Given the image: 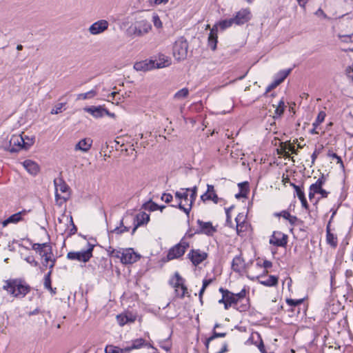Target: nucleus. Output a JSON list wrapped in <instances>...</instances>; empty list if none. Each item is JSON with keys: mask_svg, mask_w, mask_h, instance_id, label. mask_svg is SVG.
Here are the masks:
<instances>
[{"mask_svg": "<svg viewBox=\"0 0 353 353\" xmlns=\"http://www.w3.org/2000/svg\"><path fill=\"white\" fill-rule=\"evenodd\" d=\"M234 24L237 26L243 25L248 22L251 18V12L249 8H243L237 12L232 17Z\"/></svg>", "mask_w": 353, "mask_h": 353, "instance_id": "nucleus-10", "label": "nucleus"}, {"mask_svg": "<svg viewBox=\"0 0 353 353\" xmlns=\"http://www.w3.org/2000/svg\"><path fill=\"white\" fill-rule=\"evenodd\" d=\"M288 150L291 152L292 154H298V150L295 149L294 146L292 145L290 141H288Z\"/></svg>", "mask_w": 353, "mask_h": 353, "instance_id": "nucleus-60", "label": "nucleus"}, {"mask_svg": "<svg viewBox=\"0 0 353 353\" xmlns=\"http://www.w3.org/2000/svg\"><path fill=\"white\" fill-rule=\"evenodd\" d=\"M145 344V340L143 339H137L132 341V345L130 346L125 347V352L128 353L130 351L135 349H139L142 347Z\"/></svg>", "mask_w": 353, "mask_h": 353, "instance_id": "nucleus-33", "label": "nucleus"}, {"mask_svg": "<svg viewBox=\"0 0 353 353\" xmlns=\"http://www.w3.org/2000/svg\"><path fill=\"white\" fill-rule=\"evenodd\" d=\"M139 259L140 255L136 253L132 248H125L122 250V263L131 264L135 263Z\"/></svg>", "mask_w": 353, "mask_h": 353, "instance_id": "nucleus-7", "label": "nucleus"}, {"mask_svg": "<svg viewBox=\"0 0 353 353\" xmlns=\"http://www.w3.org/2000/svg\"><path fill=\"white\" fill-rule=\"evenodd\" d=\"M197 223L199 226L201 233L212 236L216 231L211 222H204L203 221L198 220Z\"/></svg>", "mask_w": 353, "mask_h": 353, "instance_id": "nucleus-19", "label": "nucleus"}, {"mask_svg": "<svg viewBox=\"0 0 353 353\" xmlns=\"http://www.w3.org/2000/svg\"><path fill=\"white\" fill-rule=\"evenodd\" d=\"M201 199L203 202H205L206 201H212L215 204L219 203L223 200L216 194L214 185L210 184L207 185V190L201 196Z\"/></svg>", "mask_w": 353, "mask_h": 353, "instance_id": "nucleus-9", "label": "nucleus"}, {"mask_svg": "<svg viewBox=\"0 0 353 353\" xmlns=\"http://www.w3.org/2000/svg\"><path fill=\"white\" fill-rule=\"evenodd\" d=\"M135 320L136 316L131 313L121 314L117 316V321L121 326L128 323H133Z\"/></svg>", "mask_w": 353, "mask_h": 353, "instance_id": "nucleus-23", "label": "nucleus"}, {"mask_svg": "<svg viewBox=\"0 0 353 353\" xmlns=\"http://www.w3.org/2000/svg\"><path fill=\"white\" fill-rule=\"evenodd\" d=\"M189 248V243L183 239L179 243L172 247L168 252L167 259L171 261L181 257Z\"/></svg>", "mask_w": 353, "mask_h": 353, "instance_id": "nucleus-4", "label": "nucleus"}, {"mask_svg": "<svg viewBox=\"0 0 353 353\" xmlns=\"http://www.w3.org/2000/svg\"><path fill=\"white\" fill-rule=\"evenodd\" d=\"M326 114L324 111L319 112L315 121L312 123L313 128L310 130L311 134H319L316 131V128L325 120Z\"/></svg>", "mask_w": 353, "mask_h": 353, "instance_id": "nucleus-30", "label": "nucleus"}, {"mask_svg": "<svg viewBox=\"0 0 353 353\" xmlns=\"http://www.w3.org/2000/svg\"><path fill=\"white\" fill-rule=\"evenodd\" d=\"M144 207L147 210L151 211L157 210L159 208V205L152 201H150L144 205Z\"/></svg>", "mask_w": 353, "mask_h": 353, "instance_id": "nucleus-51", "label": "nucleus"}, {"mask_svg": "<svg viewBox=\"0 0 353 353\" xmlns=\"http://www.w3.org/2000/svg\"><path fill=\"white\" fill-rule=\"evenodd\" d=\"M285 102L283 99L280 100L278 105L276 106V109L274 111L276 117H281L284 112L285 110Z\"/></svg>", "mask_w": 353, "mask_h": 353, "instance_id": "nucleus-41", "label": "nucleus"}, {"mask_svg": "<svg viewBox=\"0 0 353 353\" xmlns=\"http://www.w3.org/2000/svg\"><path fill=\"white\" fill-rule=\"evenodd\" d=\"M247 185H248V183H246V182L241 183L239 184V186L241 188V192L236 194V198L245 197L246 196V195H247V194L248 192V190L246 188Z\"/></svg>", "mask_w": 353, "mask_h": 353, "instance_id": "nucleus-42", "label": "nucleus"}, {"mask_svg": "<svg viewBox=\"0 0 353 353\" xmlns=\"http://www.w3.org/2000/svg\"><path fill=\"white\" fill-rule=\"evenodd\" d=\"M315 14L317 16H321L323 18H327L326 14L323 12V10L321 8L318 9L315 12Z\"/></svg>", "mask_w": 353, "mask_h": 353, "instance_id": "nucleus-64", "label": "nucleus"}, {"mask_svg": "<svg viewBox=\"0 0 353 353\" xmlns=\"http://www.w3.org/2000/svg\"><path fill=\"white\" fill-rule=\"evenodd\" d=\"M290 72L291 69L281 70L277 74L276 79L281 83L284 81V79L290 74Z\"/></svg>", "mask_w": 353, "mask_h": 353, "instance_id": "nucleus-45", "label": "nucleus"}, {"mask_svg": "<svg viewBox=\"0 0 353 353\" xmlns=\"http://www.w3.org/2000/svg\"><path fill=\"white\" fill-rule=\"evenodd\" d=\"M97 95V92L94 90H90L85 93L79 94L77 95L78 100H85L88 99H92Z\"/></svg>", "mask_w": 353, "mask_h": 353, "instance_id": "nucleus-39", "label": "nucleus"}, {"mask_svg": "<svg viewBox=\"0 0 353 353\" xmlns=\"http://www.w3.org/2000/svg\"><path fill=\"white\" fill-rule=\"evenodd\" d=\"M26 214V211L23 210L21 212H19L15 213L10 216H9L7 219L4 220L2 222V225L3 227L7 226L9 223H17L22 220V216Z\"/></svg>", "mask_w": 353, "mask_h": 353, "instance_id": "nucleus-26", "label": "nucleus"}, {"mask_svg": "<svg viewBox=\"0 0 353 353\" xmlns=\"http://www.w3.org/2000/svg\"><path fill=\"white\" fill-rule=\"evenodd\" d=\"M258 279L261 284L268 287L275 286L278 283V277L276 276L270 275L268 277L259 276Z\"/></svg>", "mask_w": 353, "mask_h": 353, "instance_id": "nucleus-24", "label": "nucleus"}, {"mask_svg": "<svg viewBox=\"0 0 353 353\" xmlns=\"http://www.w3.org/2000/svg\"><path fill=\"white\" fill-rule=\"evenodd\" d=\"M25 145V139L21 134H14L10 139L9 143L3 145V148L10 152H17L23 149Z\"/></svg>", "mask_w": 353, "mask_h": 353, "instance_id": "nucleus-5", "label": "nucleus"}, {"mask_svg": "<svg viewBox=\"0 0 353 353\" xmlns=\"http://www.w3.org/2000/svg\"><path fill=\"white\" fill-rule=\"evenodd\" d=\"M134 68L137 71H148L155 68L154 62L152 59L137 62Z\"/></svg>", "mask_w": 353, "mask_h": 353, "instance_id": "nucleus-20", "label": "nucleus"}, {"mask_svg": "<svg viewBox=\"0 0 353 353\" xmlns=\"http://www.w3.org/2000/svg\"><path fill=\"white\" fill-rule=\"evenodd\" d=\"M54 185L56 191L61 192L64 195L69 196L70 188L62 178H57L54 179Z\"/></svg>", "mask_w": 353, "mask_h": 353, "instance_id": "nucleus-18", "label": "nucleus"}, {"mask_svg": "<svg viewBox=\"0 0 353 353\" xmlns=\"http://www.w3.org/2000/svg\"><path fill=\"white\" fill-rule=\"evenodd\" d=\"M24 260L34 267H37L39 265V263L35 261L34 257L32 255H28L24 257Z\"/></svg>", "mask_w": 353, "mask_h": 353, "instance_id": "nucleus-50", "label": "nucleus"}, {"mask_svg": "<svg viewBox=\"0 0 353 353\" xmlns=\"http://www.w3.org/2000/svg\"><path fill=\"white\" fill-rule=\"evenodd\" d=\"M94 245L88 244V248L85 250L79 252H69L67 254V258L70 260H77L81 262L86 263L92 256Z\"/></svg>", "mask_w": 353, "mask_h": 353, "instance_id": "nucleus-6", "label": "nucleus"}, {"mask_svg": "<svg viewBox=\"0 0 353 353\" xmlns=\"http://www.w3.org/2000/svg\"><path fill=\"white\" fill-rule=\"evenodd\" d=\"M245 268V263L244 259L241 255L236 256L232 263V268L236 272H241Z\"/></svg>", "mask_w": 353, "mask_h": 353, "instance_id": "nucleus-21", "label": "nucleus"}, {"mask_svg": "<svg viewBox=\"0 0 353 353\" xmlns=\"http://www.w3.org/2000/svg\"><path fill=\"white\" fill-rule=\"evenodd\" d=\"M327 155L332 159H336L337 163H340L341 164L343 163L341 158L339 157L336 153H334L332 151H329Z\"/></svg>", "mask_w": 353, "mask_h": 353, "instance_id": "nucleus-57", "label": "nucleus"}, {"mask_svg": "<svg viewBox=\"0 0 353 353\" xmlns=\"http://www.w3.org/2000/svg\"><path fill=\"white\" fill-rule=\"evenodd\" d=\"M189 95V90L184 88L176 92L174 95V99L176 100H182L187 98Z\"/></svg>", "mask_w": 353, "mask_h": 353, "instance_id": "nucleus-38", "label": "nucleus"}, {"mask_svg": "<svg viewBox=\"0 0 353 353\" xmlns=\"http://www.w3.org/2000/svg\"><path fill=\"white\" fill-rule=\"evenodd\" d=\"M3 289L12 296L23 298L30 291V286L19 279H11L4 281Z\"/></svg>", "mask_w": 353, "mask_h": 353, "instance_id": "nucleus-1", "label": "nucleus"}, {"mask_svg": "<svg viewBox=\"0 0 353 353\" xmlns=\"http://www.w3.org/2000/svg\"><path fill=\"white\" fill-rule=\"evenodd\" d=\"M270 243L279 247H285L288 243V235L281 232L275 231L270 237Z\"/></svg>", "mask_w": 353, "mask_h": 353, "instance_id": "nucleus-11", "label": "nucleus"}, {"mask_svg": "<svg viewBox=\"0 0 353 353\" xmlns=\"http://www.w3.org/2000/svg\"><path fill=\"white\" fill-rule=\"evenodd\" d=\"M123 248H118L115 249L112 246L108 247L107 249V252H108V254L110 257H114L117 259H119L121 261V257H122V250Z\"/></svg>", "mask_w": 353, "mask_h": 353, "instance_id": "nucleus-36", "label": "nucleus"}, {"mask_svg": "<svg viewBox=\"0 0 353 353\" xmlns=\"http://www.w3.org/2000/svg\"><path fill=\"white\" fill-rule=\"evenodd\" d=\"M280 83H281L280 81L277 79H276L271 84H270L268 86V88L266 89V92H270L272 89L277 87Z\"/></svg>", "mask_w": 353, "mask_h": 353, "instance_id": "nucleus-54", "label": "nucleus"}, {"mask_svg": "<svg viewBox=\"0 0 353 353\" xmlns=\"http://www.w3.org/2000/svg\"><path fill=\"white\" fill-rule=\"evenodd\" d=\"M172 199H173V197L171 194L164 193L161 196L162 201H165L167 203L171 202Z\"/></svg>", "mask_w": 353, "mask_h": 353, "instance_id": "nucleus-56", "label": "nucleus"}, {"mask_svg": "<svg viewBox=\"0 0 353 353\" xmlns=\"http://www.w3.org/2000/svg\"><path fill=\"white\" fill-rule=\"evenodd\" d=\"M233 24H234V21L233 20V18H230V19H225V20L221 21L218 23V26L220 27V28L222 30H224L226 28L231 27Z\"/></svg>", "mask_w": 353, "mask_h": 353, "instance_id": "nucleus-40", "label": "nucleus"}, {"mask_svg": "<svg viewBox=\"0 0 353 353\" xmlns=\"http://www.w3.org/2000/svg\"><path fill=\"white\" fill-rule=\"evenodd\" d=\"M151 5H159L161 3H166L168 0H148Z\"/></svg>", "mask_w": 353, "mask_h": 353, "instance_id": "nucleus-62", "label": "nucleus"}, {"mask_svg": "<svg viewBox=\"0 0 353 353\" xmlns=\"http://www.w3.org/2000/svg\"><path fill=\"white\" fill-rule=\"evenodd\" d=\"M150 221V216L147 213L144 212H141L138 213L136 216L134 217V226L132 229V234H133L138 227L141 226V225L147 223Z\"/></svg>", "mask_w": 353, "mask_h": 353, "instance_id": "nucleus-17", "label": "nucleus"}, {"mask_svg": "<svg viewBox=\"0 0 353 353\" xmlns=\"http://www.w3.org/2000/svg\"><path fill=\"white\" fill-rule=\"evenodd\" d=\"M25 169L31 174L36 175L39 170V165L37 163L31 160H26L23 162Z\"/></svg>", "mask_w": 353, "mask_h": 353, "instance_id": "nucleus-28", "label": "nucleus"}, {"mask_svg": "<svg viewBox=\"0 0 353 353\" xmlns=\"http://www.w3.org/2000/svg\"><path fill=\"white\" fill-rule=\"evenodd\" d=\"M68 197L69 196H65L64 194L63 196H61L59 194V192L55 190V199H56L57 202H58L59 200H61V199H63V202H65L68 200Z\"/></svg>", "mask_w": 353, "mask_h": 353, "instance_id": "nucleus-58", "label": "nucleus"}, {"mask_svg": "<svg viewBox=\"0 0 353 353\" xmlns=\"http://www.w3.org/2000/svg\"><path fill=\"white\" fill-rule=\"evenodd\" d=\"M290 185L292 186L293 188L294 189L299 199H303V196H305L303 189L301 187L296 185L293 183H290Z\"/></svg>", "mask_w": 353, "mask_h": 353, "instance_id": "nucleus-44", "label": "nucleus"}, {"mask_svg": "<svg viewBox=\"0 0 353 353\" xmlns=\"http://www.w3.org/2000/svg\"><path fill=\"white\" fill-rule=\"evenodd\" d=\"M276 216H282L285 219L288 220L292 225H294L298 221V219L295 216L291 215L288 211L283 210L279 213H275Z\"/></svg>", "mask_w": 353, "mask_h": 353, "instance_id": "nucleus-34", "label": "nucleus"}, {"mask_svg": "<svg viewBox=\"0 0 353 353\" xmlns=\"http://www.w3.org/2000/svg\"><path fill=\"white\" fill-rule=\"evenodd\" d=\"M44 259V261L43 262V266H48V263H50L53 261V259H55L53 258V253L52 252V254H48L47 256L43 257Z\"/></svg>", "mask_w": 353, "mask_h": 353, "instance_id": "nucleus-55", "label": "nucleus"}, {"mask_svg": "<svg viewBox=\"0 0 353 353\" xmlns=\"http://www.w3.org/2000/svg\"><path fill=\"white\" fill-rule=\"evenodd\" d=\"M65 103H59L54 106V108L51 110L50 113L52 114H57L62 112L63 108L65 106Z\"/></svg>", "mask_w": 353, "mask_h": 353, "instance_id": "nucleus-48", "label": "nucleus"}, {"mask_svg": "<svg viewBox=\"0 0 353 353\" xmlns=\"http://www.w3.org/2000/svg\"><path fill=\"white\" fill-rule=\"evenodd\" d=\"M325 182V179L324 176L323 175L321 177L319 178L318 180L311 186V190L316 192V194H320L321 198H326L328 196L329 192L322 188V186Z\"/></svg>", "mask_w": 353, "mask_h": 353, "instance_id": "nucleus-15", "label": "nucleus"}, {"mask_svg": "<svg viewBox=\"0 0 353 353\" xmlns=\"http://www.w3.org/2000/svg\"><path fill=\"white\" fill-rule=\"evenodd\" d=\"M190 188H183L181 189V191H177L175 192V197L179 200V203H181V200L185 201H189L188 192H190Z\"/></svg>", "mask_w": 353, "mask_h": 353, "instance_id": "nucleus-37", "label": "nucleus"}, {"mask_svg": "<svg viewBox=\"0 0 353 353\" xmlns=\"http://www.w3.org/2000/svg\"><path fill=\"white\" fill-rule=\"evenodd\" d=\"M155 68H163L170 64V59L164 54H160L158 59L153 60Z\"/></svg>", "mask_w": 353, "mask_h": 353, "instance_id": "nucleus-29", "label": "nucleus"}, {"mask_svg": "<svg viewBox=\"0 0 353 353\" xmlns=\"http://www.w3.org/2000/svg\"><path fill=\"white\" fill-rule=\"evenodd\" d=\"M219 292L221 293L225 294L226 301H228L231 304H232L234 307H236V305L238 301H237V298H236L234 296V293H232L228 290H225L223 288H219Z\"/></svg>", "mask_w": 353, "mask_h": 353, "instance_id": "nucleus-31", "label": "nucleus"}, {"mask_svg": "<svg viewBox=\"0 0 353 353\" xmlns=\"http://www.w3.org/2000/svg\"><path fill=\"white\" fill-rule=\"evenodd\" d=\"M32 250H35L41 257L47 256L48 254H52V248L50 243H34Z\"/></svg>", "mask_w": 353, "mask_h": 353, "instance_id": "nucleus-14", "label": "nucleus"}, {"mask_svg": "<svg viewBox=\"0 0 353 353\" xmlns=\"http://www.w3.org/2000/svg\"><path fill=\"white\" fill-rule=\"evenodd\" d=\"M188 256L193 265H198L207 258V254L199 250H192L188 254Z\"/></svg>", "mask_w": 353, "mask_h": 353, "instance_id": "nucleus-12", "label": "nucleus"}, {"mask_svg": "<svg viewBox=\"0 0 353 353\" xmlns=\"http://www.w3.org/2000/svg\"><path fill=\"white\" fill-rule=\"evenodd\" d=\"M225 335H226V333H225V332H216V331L214 330L212 336H211L210 338H208L206 341V343H205L206 347H208L209 343L211 341H212L214 339L218 338V337H225Z\"/></svg>", "mask_w": 353, "mask_h": 353, "instance_id": "nucleus-46", "label": "nucleus"}, {"mask_svg": "<svg viewBox=\"0 0 353 353\" xmlns=\"http://www.w3.org/2000/svg\"><path fill=\"white\" fill-rule=\"evenodd\" d=\"M83 110L97 119L102 117L104 115V112H106L105 109L101 106L85 107L83 108Z\"/></svg>", "mask_w": 353, "mask_h": 353, "instance_id": "nucleus-22", "label": "nucleus"}, {"mask_svg": "<svg viewBox=\"0 0 353 353\" xmlns=\"http://www.w3.org/2000/svg\"><path fill=\"white\" fill-rule=\"evenodd\" d=\"M188 43L185 38L181 37L174 43L172 48L173 56L178 61L184 60L188 56Z\"/></svg>", "mask_w": 353, "mask_h": 353, "instance_id": "nucleus-2", "label": "nucleus"}, {"mask_svg": "<svg viewBox=\"0 0 353 353\" xmlns=\"http://www.w3.org/2000/svg\"><path fill=\"white\" fill-rule=\"evenodd\" d=\"M286 150H288V141L281 142L280 143V148L277 149V153L280 155H283Z\"/></svg>", "mask_w": 353, "mask_h": 353, "instance_id": "nucleus-53", "label": "nucleus"}, {"mask_svg": "<svg viewBox=\"0 0 353 353\" xmlns=\"http://www.w3.org/2000/svg\"><path fill=\"white\" fill-rule=\"evenodd\" d=\"M51 270H49V272L45 275L44 277V287L46 289H51Z\"/></svg>", "mask_w": 353, "mask_h": 353, "instance_id": "nucleus-49", "label": "nucleus"}, {"mask_svg": "<svg viewBox=\"0 0 353 353\" xmlns=\"http://www.w3.org/2000/svg\"><path fill=\"white\" fill-rule=\"evenodd\" d=\"M175 276L176 278V282L174 285L176 294L180 298H183L188 293V289L183 283V279L178 273L175 274Z\"/></svg>", "mask_w": 353, "mask_h": 353, "instance_id": "nucleus-16", "label": "nucleus"}, {"mask_svg": "<svg viewBox=\"0 0 353 353\" xmlns=\"http://www.w3.org/2000/svg\"><path fill=\"white\" fill-rule=\"evenodd\" d=\"M326 242L332 248H336L338 245V239L336 234L331 232L330 225L326 228Z\"/></svg>", "mask_w": 353, "mask_h": 353, "instance_id": "nucleus-27", "label": "nucleus"}, {"mask_svg": "<svg viewBox=\"0 0 353 353\" xmlns=\"http://www.w3.org/2000/svg\"><path fill=\"white\" fill-rule=\"evenodd\" d=\"M128 30L135 37H143L152 30V25L150 21L141 19L135 21Z\"/></svg>", "mask_w": 353, "mask_h": 353, "instance_id": "nucleus-3", "label": "nucleus"}, {"mask_svg": "<svg viewBox=\"0 0 353 353\" xmlns=\"http://www.w3.org/2000/svg\"><path fill=\"white\" fill-rule=\"evenodd\" d=\"M345 72L348 78H350L352 81L353 80V68L351 66H348Z\"/></svg>", "mask_w": 353, "mask_h": 353, "instance_id": "nucleus-59", "label": "nucleus"}, {"mask_svg": "<svg viewBox=\"0 0 353 353\" xmlns=\"http://www.w3.org/2000/svg\"><path fill=\"white\" fill-rule=\"evenodd\" d=\"M235 221L236 222V232L239 235H241V232H243V228L245 227L243 215L239 214L236 217Z\"/></svg>", "mask_w": 353, "mask_h": 353, "instance_id": "nucleus-35", "label": "nucleus"}, {"mask_svg": "<svg viewBox=\"0 0 353 353\" xmlns=\"http://www.w3.org/2000/svg\"><path fill=\"white\" fill-rule=\"evenodd\" d=\"M216 32V30L213 28L208 37V46L212 50H214L216 48L217 35Z\"/></svg>", "mask_w": 353, "mask_h": 353, "instance_id": "nucleus-32", "label": "nucleus"}, {"mask_svg": "<svg viewBox=\"0 0 353 353\" xmlns=\"http://www.w3.org/2000/svg\"><path fill=\"white\" fill-rule=\"evenodd\" d=\"M236 298H237V301L239 299H243L245 296V290L243 289L240 292L234 294Z\"/></svg>", "mask_w": 353, "mask_h": 353, "instance_id": "nucleus-61", "label": "nucleus"}, {"mask_svg": "<svg viewBox=\"0 0 353 353\" xmlns=\"http://www.w3.org/2000/svg\"><path fill=\"white\" fill-rule=\"evenodd\" d=\"M105 353H127L125 348H119L114 346L106 347L105 350Z\"/></svg>", "mask_w": 353, "mask_h": 353, "instance_id": "nucleus-43", "label": "nucleus"}, {"mask_svg": "<svg viewBox=\"0 0 353 353\" xmlns=\"http://www.w3.org/2000/svg\"><path fill=\"white\" fill-rule=\"evenodd\" d=\"M92 144V140L90 138H85L80 140L75 145V150H81L82 152H88Z\"/></svg>", "mask_w": 353, "mask_h": 353, "instance_id": "nucleus-25", "label": "nucleus"}, {"mask_svg": "<svg viewBox=\"0 0 353 353\" xmlns=\"http://www.w3.org/2000/svg\"><path fill=\"white\" fill-rule=\"evenodd\" d=\"M129 231V228L123 225V220L121 221V227H116L111 232L118 234Z\"/></svg>", "mask_w": 353, "mask_h": 353, "instance_id": "nucleus-47", "label": "nucleus"}, {"mask_svg": "<svg viewBox=\"0 0 353 353\" xmlns=\"http://www.w3.org/2000/svg\"><path fill=\"white\" fill-rule=\"evenodd\" d=\"M152 21L154 23V26L157 28H161L162 27V22H161L159 17L157 14H153Z\"/></svg>", "mask_w": 353, "mask_h": 353, "instance_id": "nucleus-52", "label": "nucleus"}, {"mask_svg": "<svg viewBox=\"0 0 353 353\" xmlns=\"http://www.w3.org/2000/svg\"><path fill=\"white\" fill-rule=\"evenodd\" d=\"M286 302L290 305H296L302 302L301 300L287 299Z\"/></svg>", "mask_w": 353, "mask_h": 353, "instance_id": "nucleus-63", "label": "nucleus"}, {"mask_svg": "<svg viewBox=\"0 0 353 353\" xmlns=\"http://www.w3.org/2000/svg\"><path fill=\"white\" fill-rule=\"evenodd\" d=\"M190 191H191V194L190 195V203L188 204V208H185L183 205L180 202L176 205H172L173 207H178L179 209L182 210L188 216H189L190 212L191 210L192 206L195 201L197 196V187L194 186L192 188H190Z\"/></svg>", "mask_w": 353, "mask_h": 353, "instance_id": "nucleus-13", "label": "nucleus"}, {"mask_svg": "<svg viewBox=\"0 0 353 353\" xmlns=\"http://www.w3.org/2000/svg\"><path fill=\"white\" fill-rule=\"evenodd\" d=\"M109 26V23L108 21L105 19L99 20L94 23H92L89 27V32L92 35H97L103 33L106 30H108Z\"/></svg>", "mask_w": 353, "mask_h": 353, "instance_id": "nucleus-8", "label": "nucleus"}]
</instances>
